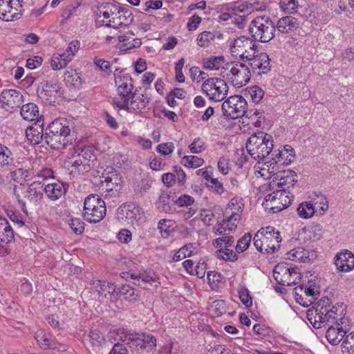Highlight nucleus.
<instances>
[{"instance_id": "1", "label": "nucleus", "mask_w": 354, "mask_h": 354, "mask_svg": "<svg viewBox=\"0 0 354 354\" xmlns=\"http://www.w3.org/2000/svg\"><path fill=\"white\" fill-rule=\"evenodd\" d=\"M98 10L99 17H103L102 21L107 27L117 29L127 26L133 21V16L130 10L113 3H102L98 7Z\"/></svg>"}, {"instance_id": "2", "label": "nucleus", "mask_w": 354, "mask_h": 354, "mask_svg": "<svg viewBox=\"0 0 354 354\" xmlns=\"http://www.w3.org/2000/svg\"><path fill=\"white\" fill-rule=\"evenodd\" d=\"M70 122L65 118H59L53 120L46 127L44 140L52 149L60 150L70 142Z\"/></svg>"}, {"instance_id": "3", "label": "nucleus", "mask_w": 354, "mask_h": 354, "mask_svg": "<svg viewBox=\"0 0 354 354\" xmlns=\"http://www.w3.org/2000/svg\"><path fill=\"white\" fill-rule=\"evenodd\" d=\"M273 146L272 137L265 132L259 131L248 138L245 147L250 156L259 162L270 154Z\"/></svg>"}, {"instance_id": "4", "label": "nucleus", "mask_w": 354, "mask_h": 354, "mask_svg": "<svg viewBox=\"0 0 354 354\" xmlns=\"http://www.w3.org/2000/svg\"><path fill=\"white\" fill-rule=\"evenodd\" d=\"M74 153L72 155L71 172L77 174L88 173L97 160L94 150L91 147L73 148Z\"/></svg>"}, {"instance_id": "5", "label": "nucleus", "mask_w": 354, "mask_h": 354, "mask_svg": "<svg viewBox=\"0 0 354 354\" xmlns=\"http://www.w3.org/2000/svg\"><path fill=\"white\" fill-rule=\"evenodd\" d=\"M249 31L255 41L266 43L273 39L275 25L268 17H257L251 21Z\"/></svg>"}, {"instance_id": "6", "label": "nucleus", "mask_w": 354, "mask_h": 354, "mask_svg": "<svg viewBox=\"0 0 354 354\" xmlns=\"http://www.w3.org/2000/svg\"><path fill=\"white\" fill-rule=\"evenodd\" d=\"M106 212L104 201L97 194H90L84 199L82 216L90 223H96L102 221Z\"/></svg>"}, {"instance_id": "7", "label": "nucleus", "mask_w": 354, "mask_h": 354, "mask_svg": "<svg viewBox=\"0 0 354 354\" xmlns=\"http://www.w3.org/2000/svg\"><path fill=\"white\" fill-rule=\"evenodd\" d=\"M201 91L210 100L221 102L227 97L228 86L221 78L209 77L202 84Z\"/></svg>"}, {"instance_id": "8", "label": "nucleus", "mask_w": 354, "mask_h": 354, "mask_svg": "<svg viewBox=\"0 0 354 354\" xmlns=\"http://www.w3.org/2000/svg\"><path fill=\"white\" fill-rule=\"evenodd\" d=\"M120 339L123 342L127 340L129 347L138 353L143 350H151L156 346L155 337L146 333H129L121 335Z\"/></svg>"}, {"instance_id": "9", "label": "nucleus", "mask_w": 354, "mask_h": 354, "mask_svg": "<svg viewBox=\"0 0 354 354\" xmlns=\"http://www.w3.org/2000/svg\"><path fill=\"white\" fill-rule=\"evenodd\" d=\"M120 339L123 342L127 340L129 347L138 353L143 350H151L156 346L155 337L146 333H129L121 335Z\"/></svg>"}, {"instance_id": "10", "label": "nucleus", "mask_w": 354, "mask_h": 354, "mask_svg": "<svg viewBox=\"0 0 354 354\" xmlns=\"http://www.w3.org/2000/svg\"><path fill=\"white\" fill-rule=\"evenodd\" d=\"M247 102L241 95H233L225 100L221 106L223 115L228 119H236L245 115Z\"/></svg>"}, {"instance_id": "11", "label": "nucleus", "mask_w": 354, "mask_h": 354, "mask_svg": "<svg viewBox=\"0 0 354 354\" xmlns=\"http://www.w3.org/2000/svg\"><path fill=\"white\" fill-rule=\"evenodd\" d=\"M25 0H0V19L11 21L23 15Z\"/></svg>"}, {"instance_id": "12", "label": "nucleus", "mask_w": 354, "mask_h": 354, "mask_svg": "<svg viewBox=\"0 0 354 354\" xmlns=\"http://www.w3.org/2000/svg\"><path fill=\"white\" fill-rule=\"evenodd\" d=\"M257 48V41L249 37L243 35L237 37L231 45V52L236 56H239L243 60L250 57L254 54Z\"/></svg>"}, {"instance_id": "13", "label": "nucleus", "mask_w": 354, "mask_h": 354, "mask_svg": "<svg viewBox=\"0 0 354 354\" xmlns=\"http://www.w3.org/2000/svg\"><path fill=\"white\" fill-rule=\"evenodd\" d=\"M226 68L230 69L232 75L230 80L235 87L241 88L250 80V67L243 63L238 62L235 64H227Z\"/></svg>"}, {"instance_id": "14", "label": "nucleus", "mask_w": 354, "mask_h": 354, "mask_svg": "<svg viewBox=\"0 0 354 354\" xmlns=\"http://www.w3.org/2000/svg\"><path fill=\"white\" fill-rule=\"evenodd\" d=\"M23 102V95L15 89H5L0 94L1 106L12 112L19 108Z\"/></svg>"}, {"instance_id": "15", "label": "nucleus", "mask_w": 354, "mask_h": 354, "mask_svg": "<svg viewBox=\"0 0 354 354\" xmlns=\"http://www.w3.org/2000/svg\"><path fill=\"white\" fill-rule=\"evenodd\" d=\"M14 232L8 221L0 216V255L6 256L10 253L8 243L14 240Z\"/></svg>"}, {"instance_id": "16", "label": "nucleus", "mask_w": 354, "mask_h": 354, "mask_svg": "<svg viewBox=\"0 0 354 354\" xmlns=\"http://www.w3.org/2000/svg\"><path fill=\"white\" fill-rule=\"evenodd\" d=\"M325 309L324 315L326 318L327 324H335L338 326H342L344 323V315H346V306L344 303L337 304L333 306L330 309L327 306H322Z\"/></svg>"}, {"instance_id": "17", "label": "nucleus", "mask_w": 354, "mask_h": 354, "mask_svg": "<svg viewBox=\"0 0 354 354\" xmlns=\"http://www.w3.org/2000/svg\"><path fill=\"white\" fill-rule=\"evenodd\" d=\"M234 207V211L227 218L224 219L221 223L218 224V227L216 229L215 234L218 235L225 234L228 223L234 221H237L241 218V214L242 212V207L243 204L240 203L237 198H233L228 204V207Z\"/></svg>"}, {"instance_id": "18", "label": "nucleus", "mask_w": 354, "mask_h": 354, "mask_svg": "<svg viewBox=\"0 0 354 354\" xmlns=\"http://www.w3.org/2000/svg\"><path fill=\"white\" fill-rule=\"evenodd\" d=\"M297 174L293 170H281L276 173V176L272 180V185H277L278 189L285 188L286 191L290 187H293L297 182Z\"/></svg>"}, {"instance_id": "19", "label": "nucleus", "mask_w": 354, "mask_h": 354, "mask_svg": "<svg viewBox=\"0 0 354 354\" xmlns=\"http://www.w3.org/2000/svg\"><path fill=\"white\" fill-rule=\"evenodd\" d=\"M264 241L266 240V243H263L264 253L272 254L275 250L279 248V243L281 241V238L279 231H275L274 228L268 226L265 229Z\"/></svg>"}, {"instance_id": "20", "label": "nucleus", "mask_w": 354, "mask_h": 354, "mask_svg": "<svg viewBox=\"0 0 354 354\" xmlns=\"http://www.w3.org/2000/svg\"><path fill=\"white\" fill-rule=\"evenodd\" d=\"M176 194L171 192H162L156 202L157 209L161 212L174 213L176 212Z\"/></svg>"}, {"instance_id": "21", "label": "nucleus", "mask_w": 354, "mask_h": 354, "mask_svg": "<svg viewBox=\"0 0 354 354\" xmlns=\"http://www.w3.org/2000/svg\"><path fill=\"white\" fill-rule=\"evenodd\" d=\"M247 60L249 61V65L254 71L260 70L259 74L266 73L270 70V59L266 53H260L257 55L252 54Z\"/></svg>"}, {"instance_id": "22", "label": "nucleus", "mask_w": 354, "mask_h": 354, "mask_svg": "<svg viewBox=\"0 0 354 354\" xmlns=\"http://www.w3.org/2000/svg\"><path fill=\"white\" fill-rule=\"evenodd\" d=\"M335 263L339 270L351 271L354 268V254L347 250L342 251L335 256Z\"/></svg>"}, {"instance_id": "23", "label": "nucleus", "mask_w": 354, "mask_h": 354, "mask_svg": "<svg viewBox=\"0 0 354 354\" xmlns=\"http://www.w3.org/2000/svg\"><path fill=\"white\" fill-rule=\"evenodd\" d=\"M44 183L35 180L29 185L24 192V197L30 203H36L43 198Z\"/></svg>"}, {"instance_id": "24", "label": "nucleus", "mask_w": 354, "mask_h": 354, "mask_svg": "<svg viewBox=\"0 0 354 354\" xmlns=\"http://www.w3.org/2000/svg\"><path fill=\"white\" fill-rule=\"evenodd\" d=\"M26 136L31 144H39L44 139L43 122L38 120L33 125L28 127Z\"/></svg>"}, {"instance_id": "25", "label": "nucleus", "mask_w": 354, "mask_h": 354, "mask_svg": "<svg viewBox=\"0 0 354 354\" xmlns=\"http://www.w3.org/2000/svg\"><path fill=\"white\" fill-rule=\"evenodd\" d=\"M298 28V20L292 16H286L280 18L275 26V30L277 29L279 32L283 34L292 32Z\"/></svg>"}, {"instance_id": "26", "label": "nucleus", "mask_w": 354, "mask_h": 354, "mask_svg": "<svg viewBox=\"0 0 354 354\" xmlns=\"http://www.w3.org/2000/svg\"><path fill=\"white\" fill-rule=\"evenodd\" d=\"M284 151H286V153H288L286 158L282 156L283 154H282V151L280 149L274 151L273 155L274 157L270 160V165L279 164L281 166H284L288 165L292 162L295 157L293 148L290 145H286L284 146Z\"/></svg>"}, {"instance_id": "27", "label": "nucleus", "mask_w": 354, "mask_h": 354, "mask_svg": "<svg viewBox=\"0 0 354 354\" xmlns=\"http://www.w3.org/2000/svg\"><path fill=\"white\" fill-rule=\"evenodd\" d=\"M284 151H286V153H288L286 158L282 156L283 154H282V151L280 149L274 151L273 155L274 157L270 160V165L279 164L281 166H284L288 165L292 162L295 157L293 148L290 145H286L284 146Z\"/></svg>"}, {"instance_id": "28", "label": "nucleus", "mask_w": 354, "mask_h": 354, "mask_svg": "<svg viewBox=\"0 0 354 354\" xmlns=\"http://www.w3.org/2000/svg\"><path fill=\"white\" fill-rule=\"evenodd\" d=\"M67 191V187L62 183H48L44 186V192L51 201H56L64 195Z\"/></svg>"}, {"instance_id": "29", "label": "nucleus", "mask_w": 354, "mask_h": 354, "mask_svg": "<svg viewBox=\"0 0 354 354\" xmlns=\"http://www.w3.org/2000/svg\"><path fill=\"white\" fill-rule=\"evenodd\" d=\"M319 307V305L315 310H307L308 319L315 328H320L327 324L324 315L325 309L323 306Z\"/></svg>"}, {"instance_id": "30", "label": "nucleus", "mask_w": 354, "mask_h": 354, "mask_svg": "<svg viewBox=\"0 0 354 354\" xmlns=\"http://www.w3.org/2000/svg\"><path fill=\"white\" fill-rule=\"evenodd\" d=\"M290 268L285 265H277L273 270V277L277 282L282 286H290L296 283L295 280L288 279L290 277Z\"/></svg>"}, {"instance_id": "31", "label": "nucleus", "mask_w": 354, "mask_h": 354, "mask_svg": "<svg viewBox=\"0 0 354 354\" xmlns=\"http://www.w3.org/2000/svg\"><path fill=\"white\" fill-rule=\"evenodd\" d=\"M59 87L56 84H46L39 92V97L46 102L55 103L57 96H60Z\"/></svg>"}, {"instance_id": "32", "label": "nucleus", "mask_w": 354, "mask_h": 354, "mask_svg": "<svg viewBox=\"0 0 354 354\" xmlns=\"http://www.w3.org/2000/svg\"><path fill=\"white\" fill-rule=\"evenodd\" d=\"M158 279L159 278L156 273L152 270H149L136 274L134 284L142 286L143 288H147V283L151 285L153 283H158L160 284V283L158 281Z\"/></svg>"}, {"instance_id": "33", "label": "nucleus", "mask_w": 354, "mask_h": 354, "mask_svg": "<svg viewBox=\"0 0 354 354\" xmlns=\"http://www.w3.org/2000/svg\"><path fill=\"white\" fill-rule=\"evenodd\" d=\"M346 332L343 330L342 326L336 325V327L330 326L326 333V338L332 345H337L345 337Z\"/></svg>"}, {"instance_id": "34", "label": "nucleus", "mask_w": 354, "mask_h": 354, "mask_svg": "<svg viewBox=\"0 0 354 354\" xmlns=\"http://www.w3.org/2000/svg\"><path fill=\"white\" fill-rule=\"evenodd\" d=\"M93 286L98 294L104 297H106L107 294L118 295L117 288L113 283L105 281L96 280L93 282Z\"/></svg>"}, {"instance_id": "35", "label": "nucleus", "mask_w": 354, "mask_h": 354, "mask_svg": "<svg viewBox=\"0 0 354 354\" xmlns=\"http://www.w3.org/2000/svg\"><path fill=\"white\" fill-rule=\"evenodd\" d=\"M133 91H117L113 99V103L120 109H128V103L134 97Z\"/></svg>"}, {"instance_id": "36", "label": "nucleus", "mask_w": 354, "mask_h": 354, "mask_svg": "<svg viewBox=\"0 0 354 354\" xmlns=\"http://www.w3.org/2000/svg\"><path fill=\"white\" fill-rule=\"evenodd\" d=\"M115 75V82L117 86V91H133V80L131 75L127 73Z\"/></svg>"}, {"instance_id": "37", "label": "nucleus", "mask_w": 354, "mask_h": 354, "mask_svg": "<svg viewBox=\"0 0 354 354\" xmlns=\"http://www.w3.org/2000/svg\"><path fill=\"white\" fill-rule=\"evenodd\" d=\"M313 205V209L319 215H323L328 208V203L327 198L324 194H319L315 195L310 201Z\"/></svg>"}, {"instance_id": "38", "label": "nucleus", "mask_w": 354, "mask_h": 354, "mask_svg": "<svg viewBox=\"0 0 354 354\" xmlns=\"http://www.w3.org/2000/svg\"><path fill=\"white\" fill-rule=\"evenodd\" d=\"M22 118L28 121H32L39 117V109L34 103H28L22 105L20 110Z\"/></svg>"}, {"instance_id": "39", "label": "nucleus", "mask_w": 354, "mask_h": 354, "mask_svg": "<svg viewBox=\"0 0 354 354\" xmlns=\"http://www.w3.org/2000/svg\"><path fill=\"white\" fill-rule=\"evenodd\" d=\"M73 53H67L64 51L59 56L54 57L50 62V66L53 70H60L68 64L72 60Z\"/></svg>"}, {"instance_id": "40", "label": "nucleus", "mask_w": 354, "mask_h": 354, "mask_svg": "<svg viewBox=\"0 0 354 354\" xmlns=\"http://www.w3.org/2000/svg\"><path fill=\"white\" fill-rule=\"evenodd\" d=\"M126 218L131 221H140L142 218L143 211L142 208L135 203L125 204L124 206Z\"/></svg>"}, {"instance_id": "41", "label": "nucleus", "mask_w": 354, "mask_h": 354, "mask_svg": "<svg viewBox=\"0 0 354 354\" xmlns=\"http://www.w3.org/2000/svg\"><path fill=\"white\" fill-rule=\"evenodd\" d=\"M287 259L291 261L307 262L310 260L308 250L302 247H297L286 254Z\"/></svg>"}, {"instance_id": "42", "label": "nucleus", "mask_w": 354, "mask_h": 354, "mask_svg": "<svg viewBox=\"0 0 354 354\" xmlns=\"http://www.w3.org/2000/svg\"><path fill=\"white\" fill-rule=\"evenodd\" d=\"M279 192L277 190L274 191L271 194H268L265 196L263 206L266 209H270L273 213L279 212V211H275L272 207H279L281 205V202L279 200Z\"/></svg>"}, {"instance_id": "43", "label": "nucleus", "mask_w": 354, "mask_h": 354, "mask_svg": "<svg viewBox=\"0 0 354 354\" xmlns=\"http://www.w3.org/2000/svg\"><path fill=\"white\" fill-rule=\"evenodd\" d=\"M146 106V102L144 99L136 96V93L134 97L128 103V109H124L129 113H138L142 111Z\"/></svg>"}, {"instance_id": "44", "label": "nucleus", "mask_w": 354, "mask_h": 354, "mask_svg": "<svg viewBox=\"0 0 354 354\" xmlns=\"http://www.w3.org/2000/svg\"><path fill=\"white\" fill-rule=\"evenodd\" d=\"M297 211L299 216L304 219L310 218L316 213V210L313 209L310 201H304L300 203Z\"/></svg>"}, {"instance_id": "45", "label": "nucleus", "mask_w": 354, "mask_h": 354, "mask_svg": "<svg viewBox=\"0 0 354 354\" xmlns=\"http://www.w3.org/2000/svg\"><path fill=\"white\" fill-rule=\"evenodd\" d=\"M215 40V34L210 31H204L200 33L196 39L197 44L202 48H207L213 44Z\"/></svg>"}, {"instance_id": "46", "label": "nucleus", "mask_w": 354, "mask_h": 354, "mask_svg": "<svg viewBox=\"0 0 354 354\" xmlns=\"http://www.w3.org/2000/svg\"><path fill=\"white\" fill-rule=\"evenodd\" d=\"M119 295H123L126 300L135 302L138 299V295L136 293L134 288L129 284H124L120 288H117Z\"/></svg>"}, {"instance_id": "47", "label": "nucleus", "mask_w": 354, "mask_h": 354, "mask_svg": "<svg viewBox=\"0 0 354 354\" xmlns=\"http://www.w3.org/2000/svg\"><path fill=\"white\" fill-rule=\"evenodd\" d=\"M279 192V200L281 202V205L280 206L274 207L273 208L275 211H281L283 209L288 207L290 204L293 198V195H290V193H287L285 188L283 189H277Z\"/></svg>"}, {"instance_id": "48", "label": "nucleus", "mask_w": 354, "mask_h": 354, "mask_svg": "<svg viewBox=\"0 0 354 354\" xmlns=\"http://www.w3.org/2000/svg\"><path fill=\"white\" fill-rule=\"evenodd\" d=\"M12 153L6 146L0 144V167H5L13 162Z\"/></svg>"}, {"instance_id": "49", "label": "nucleus", "mask_w": 354, "mask_h": 354, "mask_svg": "<svg viewBox=\"0 0 354 354\" xmlns=\"http://www.w3.org/2000/svg\"><path fill=\"white\" fill-rule=\"evenodd\" d=\"M35 338L40 347L43 349H52L55 348L54 345L50 343V338H48L46 333L42 330H39L35 333Z\"/></svg>"}, {"instance_id": "50", "label": "nucleus", "mask_w": 354, "mask_h": 354, "mask_svg": "<svg viewBox=\"0 0 354 354\" xmlns=\"http://www.w3.org/2000/svg\"><path fill=\"white\" fill-rule=\"evenodd\" d=\"M194 250L195 248H194L193 244H187L175 253L173 259L174 261H178L187 257H191L195 254Z\"/></svg>"}, {"instance_id": "51", "label": "nucleus", "mask_w": 354, "mask_h": 354, "mask_svg": "<svg viewBox=\"0 0 354 354\" xmlns=\"http://www.w3.org/2000/svg\"><path fill=\"white\" fill-rule=\"evenodd\" d=\"M224 63L223 56L210 57L203 62V66L206 69L218 70Z\"/></svg>"}, {"instance_id": "52", "label": "nucleus", "mask_w": 354, "mask_h": 354, "mask_svg": "<svg viewBox=\"0 0 354 354\" xmlns=\"http://www.w3.org/2000/svg\"><path fill=\"white\" fill-rule=\"evenodd\" d=\"M216 254L218 259H223L225 261H234L237 260V254L233 250L228 248H224L217 250Z\"/></svg>"}, {"instance_id": "53", "label": "nucleus", "mask_w": 354, "mask_h": 354, "mask_svg": "<svg viewBox=\"0 0 354 354\" xmlns=\"http://www.w3.org/2000/svg\"><path fill=\"white\" fill-rule=\"evenodd\" d=\"M342 348L343 354H354V332L345 336Z\"/></svg>"}, {"instance_id": "54", "label": "nucleus", "mask_w": 354, "mask_h": 354, "mask_svg": "<svg viewBox=\"0 0 354 354\" xmlns=\"http://www.w3.org/2000/svg\"><path fill=\"white\" fill-rule=\"evenodd\" d=\"M204 160L195 156H185L182 158L181 163L187 167L197 168L203 165Z\"/></svg>"}, {"instance_id": "55", "label": "nucleus", "mask_w": 354, "mask_h": 354, "mask_svg": "<svg viewBox=\"0 0 354 354\" xmlns=\"http://www.w3.org/2000/svg\"><path fill=\"white\" fill-rule=\"evenodd\" d=\"M265 229L262 228L259 230L253 238V245L256 249L261 253H264L263 243H266V240L264 241Z\"/></svg>"}, {"instance_id": "56", "label": "nucleus", "mask_w": 354, "mask_h": 354, "mask_svg": "<svg viewBox=\"0 0 354 354\" xmlns=\"http://www.w3.org/2000/svg\"><path fill=\"white\" fill-rule=\"evenodd\" d=\"M171 221L166 219H161L158 222V228L160 230L162 237L164 239L168 238L171 233H173V228L168 224Z\"/></svg>"}, {"instance_id": "57", "label": "nucleus", "mask_w": 354, "mask_h": 354, "mask_svg": "<svg viewBox=\"0 0 354 354\" xmlns=\"http://www.w3.org/2000/svg\"><path fill=\"white\" fill-rule=\"evenodd\" d=\"M152 183L153 181L149 178L142 179L135 188L136 194L143 196L151 187Z\"/></svg>"}, {"instance_id": "58", "label": "nucleus", "mask_w": 354, "mask_h": 354, "mask_svg": "<svg viewBox=\"0 0 354 354\" xmlns=\"http://www.w3.org/2000/svg\"><path fill=\"white\" fill-rule=\"evenodd\" d=\"M246 95H250L253 102L258 103L262 100L264 91L260 87L254 86L248 89Z\"/></svg>"}, {"instance_id": "59", "label": "nucleus", "mask_w": 354, "mask_h": 354, "mask_svg": "<svg viewBox=\"0 0 354 354\" xmlns=\"http://www.w3.org/2000/svg\"><path fill=\"white\" fill-rule=\"evenodd\" d=\"M252 240V235L250 233L245 234L241 239L237 241L236 246V252L241 253L245 251Z\"/></svg>"}, {"instance_id": "60", "label": "nucleus", "mask_w": 354, "mask_h": 354, "mask_svg": "<svg viewBox=\"0 0 354 354\" xmlns=\"http://www.w3.org/2000/svg\"><path fill=\"white\" fill-rule=\"evenodd\" d=\"M281 8L286 12L295 13L299 6V1L295 0H281Z\"/></svg>"}, {"instance_id": "61", "label": "nucleus", "mask_w": 354, "mask_h": 354, "mask_svg": "<svg viewBox=\"0 0 354 354\" xmlns=\"http://www.w3.org/2000/svg\"><path fill=\"white\" fill-rule=\"evenodd\" d=\"M239 295L241 302L245 307L248 308L252 305V297L247 288L245 286L241 287L239 290Z\"/></svg>"}, {"instance_id": "62", "label": "nucleus", "mask_w": 354, "mask_h": 354, "mask_svg": "<svg viewBox=\"0 0 354 354\" xmlns=\"http://www.w3.org/2000/svg\"><path fill=\"white\" fill-rule=\"evenodd\" d=\"M69 225L71 230L76 234H81L84 230V223L80 218H71L69 221Z\"/></svg>"}, {"instance_id": "63", "label": "nucleus", "mask_w": 354, "mask_h": 354, "mask_svg": "<svg viewBox=\"0 0 354 354\" xmlns=\"http://www.w3.org/2000/svg\"><path fill=\"white\" fill-rule=\"evenodd\" d=\"M176 205L179 207H188L194 203V198L187 194H183L179 197L176 196L175 198Z\"/></svg>"}, {"instance_id": "64", "label": "nucleus", "mask_w": 354, "mask_h": 354, "mask_svg": "<svg viewBox=\"0 0 354 354\" xmlns=\"http://www.w3.org/2000/svg\"><path fill=\"white\" fill-rule=\"evenodd\" d=\"M80 6V3L77 1H74L71 2L68 6H67L62 11V16L65 20L68 19L74 12H76L77 9Z\"/></svg>"}]
</instances>
